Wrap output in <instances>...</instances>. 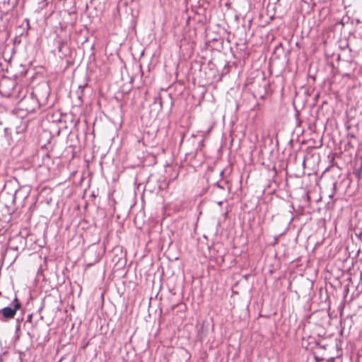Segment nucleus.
Segmentation results:
<instances>
[{
    "mask_svg": "<svg viewBox=\"0 0 362 362\" xmlns=\"http://www.w3.org/2000/svg\"><path fill=\"white\" fill-rule=\"evenodd\" d=\"M13 303V307L7 306L0 310V314L2 315L0 320H2L3 318L12 319L14 317L16 311L21 308V304L17 298H14Z\"/></svg>",
    "mask_w": 362,
    "mask_h": 362,
    "instance_id": "nucleus-1",
    "label": "nucleus"
},
{
    "mask_svg": "<svg viewBox=\"0 0 362 362\" xmlns=\"http://www.w3.org/2000/svg\"><path fill=\"white\" fill-rule=\"evenodd\" d=\"M102 255L99 250H85L83 257L86 266L90 267L98 262Z\"/></svg>",
    "mask_w": 362,
    "mask_h": 362,
    "instance_id": "nucleus-2",
    "label": "nucleus"
},
{
    "mask_svg": "<svg viewBox=\"0 0 362 362\" xmlns=\"http://www.w3.org/2000/svg\"><path fill=\"white\" fill-rule=\"evenodd\" d=\"M31 318H32V315H29L28 316V321H30L31 320Z\"/></svg>",
    "mask_w": 362,
    "mask_h": 362,
    "instance_id": "nucleus-3",
    "label": "nucleus"
},
{
    "mask_svg": "<svg viewBox=\"0 0 362 362\" xmlns=\"http://www.w3.org/2000/svg\"><path fill=\"white\" fill-rule=\"evenodd\" d=\"M359 252H360V250H357V255L359 253Z\"/></svg>",
    "mask_w": 362,
    "mask_h": 362,
    "instance_id": "nucleus-4",
    "label": "nucleus"
}]
</instances>
